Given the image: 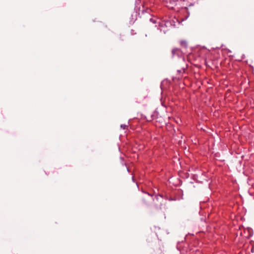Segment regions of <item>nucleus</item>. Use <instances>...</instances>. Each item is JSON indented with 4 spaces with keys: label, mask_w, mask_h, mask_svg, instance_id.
Returning a JSON list of instances; mask_svg holds the SVG:
<instances>
[{
    "label": "nucleus",
    "mask_w": 254,
    "mask_h": 254,
    "mask_svg": "<svg viewBox=\"0 0 254 254\" xmlns=\"http://www.w3.org/2000/svg\"><path fill=\"white\" fill-rule=\"evenodd\" d=\"M165 5L170 9L179 11L181 9H187L194 5L196 0H162Z\"/></svg>",
    "instance_id": "obj_1"
},
{
    "label": "nucleus",
    "mask_w": 254,
    "mask_h": 254,
    "mask_svg": "<svg viewBox=\"0 0 254 254\" xmlns=\"http://www.w3.org/2000/svg\"><path fill=\"white\" fill-rule=\"evenodd\" d=\"M177 23H180L179 20L175 17L163 16L159 22L158 29L166 33L172 27L176 26Z\"/></svg>",
    "instance_id": "obj_2"
},
{
    "label": "nucleus",
    "mask_w": 254,
    "mask_h": 254,
    "mask_svg": "<svg viewBox=\"0 0 254 254\" xmlns=\"http://www.w3.org/2000/svg\"><path fill=\"white\" fill-rule=\"evenodd\" d=\"M151 7V3L145 2L142 5V9L139 10L138 13L139 15H140L141 16L146 14L150 15L151 12L152 11Z\"/></svg>",
    "instance_id": "obj_3"
},
{
    "label": "nucleus",
    "mask_w": 254,
    "mask_h": 254,
    "mask_svg": "<svg viewBox=\"0 0 254 254\" xmlns=\"http://www.w3.org/2000/svg\"><path fill=\"white\" fill-rule=\"evenodd\" d=\"M182 63H183L184 65L182 66L180 69L177 70V75L173 77V80H180L182 79L184 73H185V70L187 69L188 66L184 60L182 61Z\"/></svg>",
    "instance_id": "obj_4"
},
{
    "label": "nucleus",
    "mask_w": 254,
    "mask_h": 254,
    "mask_svg": "<svg viewBox=\"0 0 254 254\" xmlns=\"http://www.w3.org/2000/svg\"><path fill=\"white\" fill-rule=\"evenodd\" d=\"M172 54L173 57H182L183 56V53L181 49L179 48H174L172 50Z\"/></svg>",
    "instance_id": "obj_5"
},
{
    "label": "nucleus",
    "mask_w": 254,
    "mask_h": 254,
    "mask_svg": "<svg viewBox=\"0 0 254 254\" xmlns=\"http://www.w3.org/2000/svg\"><path fill=\"white\" fill-rule=\"evenodd\" d=\"M180 44L182 47L186 48L188 47V43L186 40H181Z\"/></svg>",
    "instance_id": "obj_6"
},
{
    "label": "nucleus",
    "mask_w": 254,
    "mask_h": 254,
    "mask_svg": "<svg viewBox=\"0 0 254 254\" xmlns=\"http://www.w3.org/2000/svg\"><path fill=\"white\" fill-rule=\"evenodd\" d=\"M157 112H154L153 114L151 115V117L150 119H147L148 121H151L156 118V116H157Z\"/></svg>",
    "instance_id": "obj_7"
},
{
    "label": "nucleus",
    "mask_w": 254,
    "mask_h": 254,
    "mask_svg": "<svg viewBox=\"0 0 254 254\" xmlns=\"http://www.w3.org/2000/svg\"><path fill=\"white\" fill-rule=\"evenodd\" d=\"M149 20L151 22L153 23H156L157 22V19L156 18H150Z\"/></svg>",
    "instance_id": "obj_8"
},
{
    "label": "nucleus",
    "mask_w": 254,
    "mask_h": 254,
    "mask_svg": "<svg viewBox=\"0 0 254 254\" xmlns=\"http://www.w3.org/2000/svg\"><path fill=\"white\" fill-rule=\"evenodd\" d=\"M121 127L122 128H123V129H126L127 128V126L126 125H121Z\"/></svg>",
    "instance_id": "obj_9"
},
{
    "label": "nucleus",
    "mask_w": 254,
    "mask_h": 254,
    "mask_svg": "<svg viewBox=\"0 0 254 254\" xmlns=\"http://www.w3.org/2000/svg\"><path fill=\"white\" fill-rule=\"evenodd\" d=\"M159 196H160V197H161L162 198L163 197V196L162 195H156V197H155L156 199L158 200L159 199Z\"/></svg>",
    "instance_id": "obj_10"
}]
</instances>
